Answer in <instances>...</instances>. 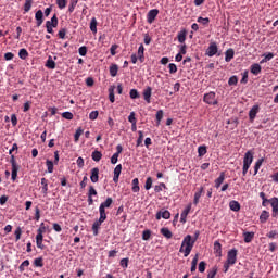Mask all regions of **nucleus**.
Here are the masks:
<instances>
[{
	"label": "nucleus",
	"mask_w": 278,
	"mask_h": 278,
	"mask_svg": "<svg viewBox=\"0 0 278 278\" xmlns=\"http://www.w3.org/2000/svg\"><path fill=\"white\" fill-rule=\"evenodd\" d=\"M197 242V239H192V236L187 235L181 243V247L179 249V253H184L185 257H188L190 253H192V249H194V243Z\"/></svg>",
	"instance_id": "f257e3e1"
},
{
	"label": "nucleus",
	"mask_w": 278,
	"mask_h": 278,
	"mask_svg": "<svg viewBox=\"0 0 278 278\" xmlns=\"http://www.w3.org/2000/svg\"><path fill=\"white\" fill-rule=\"evenodd\" d=\"M253 150H249L245 152L243 157V168H242V175L243 177L247 176V173H249V168H251V164H253Z\"/></svg>",
	"instance_id": "f03ea898"
},
{
	"label": "nucleus",
	"mask_w": 278,
	"mask_h": 278,
	"mask_svg": "<svg viewBox=\"0 0 278 278\" xmlns=\"http://www.w3.org/2000/svg\"><path fill=\"white\" fill-rule=\"evenodd\" d=\"M10 164L12 166L11 179L12 181H14L18 177V170H21V166L18 165V163H16V157H14V155H11Z\"/></svg>",
	"instance_id": "7ed1b4c3"
},
{
	"label": "nucleus",
	"mask_w": 278,
	"mask_h": 278,
	"mask_svg": "<svg viewBox=\"0 0 278 278\" xmlns=\"http://www.w3.org/2000/svg\"><path fill=\"white\" fill-rule=\"evenodd\" d=\"M204 103L206 105H218V99L216 98V92L210 91L208 93H205L203 97Z\"/></svg>",
	"instance_id": "20e7f679"
},
{
	"label": "nucleus",
	"mask_w": 278,
	"mask_h": 278,
	"mask_svg": "<svg viewBox=\"0 0 278 278\" xmlns=\"http://www.w3.org/2000/svg\"><path fill=\"white\" fill-rule=\"evenodd\" d=\"M226 262L228 264H230L231 266H233V264H236V262H238V250L237 249H231L230 251H228Z\"/></svg>",
	"instance_id": "39448f33"
},
{
	"label": "nucleus",
	"mask_w": 278,
	"mask_h": 278,
	"mask_svg": "<svg viewBox=\"0 0 278 278\" xmlns=\"http://www.w3.org/2000/svg\"><path fill=\"white\" fill-rule=\"evenodd\" d=\"M269 203H270V205H271V216H273V218H277V216H278V198H271V199H269Z\"/></svg>",
	"instance_id": "423d86ee"
},
{
	"label": "nucleus",
	"mask_w": 278,
	"mask_h": 278,
	"mask_svg": "<svg viewBox=\"0 0 278 278\" xmlns=\"http://www.w3.org/2000/svg\"><path fill=\"white\" fill-rule=\"evenodd\" d=\"M157 14H160V10L152 9L147 14V22L151 25L157 18Z\"/></svg>",
	"instance_id": "0eeeda50"
},
{
	"label": "nucleus",
	"mask_w": 278,
	"mask_h": 278,
	"mask_svg": "<svg viewBox=\"0 0 278 278\" xmlns=\"http://www.w3.org/2000/svg\"><path fill=\"white\" fill-rule=\"evenodd\" d=\"M217 53L218 46L216 45V42H211L206 50V55H208V58H214V55H216Z\"/></svg>",
	"instance_id": "6e6552de"
},
{
	"label": "nucleus",
	"mask_w": 278,
	"mask_h": 278,
	"mask_svg": "<svg viewBox=\"0 0 278 278\" xmlns=\"http://www.w3.org/2000/svg\"><path fill=\"white\" fill-rule=\"evenodd\" d=\"M260 113V105L255 104L251 108V110L249 111V118L251 121V123H253V121H255V117L257 116V114Z\"/></svg>",
	"instance_id": "1a4fd4ad"
},
{
	"label": "nucleus",
	"mask_w": 278,
	"mask_h": 278,
	"mask_svg": "<svg viewBox=\"0 0 278 278\" xmlns=\"http://www.w3.org/2000/svg\"><path fill=\"white\" fill-rule=\"evenodd\" d=\"M162 218L168 220L170 218V212L168 210L159 211L156 213V220H161Z\"/></svg>",
	"instance_id": "9d476101"
},
{
	"label": "nucleus",
	"mask_w": 278,
	"mask_h": 278,
	"mask_svg": "<svg viewBox=\"0 0 278 278\" xmlns=\"http://www.w3.org/2000/svg\"><path fill=\"white\" fill-rule=\"evenodd\" d=\"M123 172V165L118 164L114 168V176H113V181L114 184H118V179L121 177V173Z\"/></svg>",
	"instance_id": "9b49d317"
},
{
	"label": "nucleus",
	"mask_w": 278,
	"mask_h": 278,
	"mask_svg": "<svg viewBox=\"0 0 278 278\" xmlns=\"http://www.w3.org/2000/svg\"><path fill=\"white\" fill-rule=\"evenodd\" d=\"M204 192H205V189L203 187L198 188V192L194 193L193 204L199 205V201L201 197H203Z\"/></svg>",
	"instance_id": "f8f14e48"
},
{
	"label": "nucleus",
	"mask_w": 278,
	"mask_h": 278,
	"mask_svg": "<svg viewBox=\"0 0 278 278\" xmlns=\"http://www.w3.org/2000/svg\"><path fill=\"white\" fill-rule=\"evenodd\" d=\"M35 18L37 21V27H40L42 23H45V13H42V10H38L35 14Z\"/></svg>",
	"instance_id": "ddd939ff"
},
{
	"label": "nucleus",
	"mask_w": 278,
	"mask_h": 278,
	"mask_svg": "<svg viewBox=\"0 0 278 278\" xmlns=\"http://www.w3.org/2000/svg\"><path fill=\"white\" fill-rule=\"evenodd\" d=\"M190 210H192V204H189L180 214V223H186L188 215L190 214Z\"/></svg>",
	"instance_id": "4468645a"
},
{
	"label": "nucleus",
	"mask_w": 278,
	"mask_h": 278,
	"mask_svg": "<svg viewBox=\"0 0 278 278\" xmlns=\"http://www.w3.org/2000/svg\"><path fill=\"white\" fill-rule=\"evenodd\" d=\"M214 253L216 257H223V245L219 241L214 242Z\"/></svg>",
	"instance_id": "2eb2a0df"
},
{
	"label": "nucleus",
	"mask_w": 278,
	"mask_h": 278,
	"mask_svg": "<svg viewBox=\"0 0 278 278\" xmlns=\"http://www.w3.org/2000/svg\"><path fill=\"white\" fill-rule=\"evenodd\" d=\"M90 180L92 184H97L99 181V167H93L91 169Z\"/></svg>",
	"instance_id": "dca6fc26"
},
{
	"label": "nucleus",
	"mask_w": 278,
	"mask_h": 278,
	"mask_svg": "<svg viewBox=\"0 0 278 278\" xmlns=\"http://www.w3.org/2000/svg\"><path fill=\"white\" fill-rule=\"evenodd\" d=\"M41 192L47 197V194H49V180H47V178H41Z\"/></svg>",
	"instance_id": "f3484780"
},
{
	"label": "nucleus",
	"mask_w": 278,
	"mask_h": 278,
	"mask_svg": "<svg viewBox=\"0 0 278 278\" xmlns=\"http://www.w3.org/2000/svg\"><path fill=\"white\" fill-rule=\"evenodd\" d=\"M43 236H42V232H37V236H36V244H37V248L38 249H45V244H42V240H43Z\"/></svg>",
	"instance_id": "a211bd4d"
},
{
	"label": "nucleus",
	"mask_w": 278,
	"mask_h": 278,
	"mask_svg": "<svg viewBox=\"0 0 278 278\" xmlns=\"http://www.w3.org/2000/svg\"><path fill=\"white\" fill-rule=\"evenodd\" d=\"M153 89H151V87H147L144 90H143V99L144 101H147V103H151V92H152Z\"/></svg>",
	"instance_id": "6ab92c4d"
},
{
	"label": "nucleus",
	"mask_w": 278,
	"mask_h": 278,
	"mask_svg": "<svg viewBox=\"0 0 278 278\" xmlns=\"http://www.w3.org/2000/svg\"><path fill=\"white\" fill-rule=\"evenodd\" d=\"M137 58L140 62H144V46L142 43L138 48Z\"/></svg>",
	"instance_id": "aec40b11"
},
{
	"label": "nucleus",
	"mask_w": 278,
	"mask_h": 278,
	"mask_svg": "<svg viewBox=\"0 0 278 278\" xmlns=\"http://www.w3.org/2000/svg\"><path fill=\"white\" fill-rule=\"evenodd\" d=\"M229 207L232 212H240V202L232 200L229 202Z\"/></svg>",
	"instance_id": "412c9836"
},
{
	"label": "nucleus",
	"mask_w": 278,
	"mask_h": 278,
	"mask_svg": "<svg viewBox=\"0 0 278 278\" xmlns=\"http://www.w3.org/2000/svg\"><path fill=\"white\" fill-rule=\"evenodd\" d=\"M112 203H114V200L112 198H106V200L102 202L99 207L105 210L108 207H112Z\"/></svg>",
	"instance_id": "4be33fe9"
},
{
	"label": "nucleus",
	"mask_w": 278,
	"mask_h": 278,
	"mask_svg": "<svg viewBox=\"0 0 278 278\" xmlns=\"http://www.w3.org/2000/svg\"><path fill=\"white\" fill-rule=\"evenodd\" d=\"M101 225H103V222L96 220L92 225V231L93 236H99V229H101Z\"/></svg>",
	"instance_id": "5701e85b"
},
{
	"label": "nucleus",
	"mask_w": 278,
	"mask_h": 278,
	"mask_svg": "<svg viewBox=\"0 0 278 278\" xmlns=\"http://www.w3.org/2000/svg\"><path fill=\"white\" fill-rule=\"evenodd\" d=\"M225 181V172H222L219 174V177L215 179V188H220L223 186V182Z\"/></svg>",
	"instance_id": "b1692460"
},
{
	"label": "nucleus",
	"mask_w": 278,
	"mask_h": 278,
	"mask_svg": "<svg viewBox=\"0 0 278 278\" xmlns=\"http://www.w3.org/2000/svg\"><path fill=\"white\" fill-rule=\"evenodd\" d=\"M101 157H103V154L99 150H94L91 154L93 162H101Z\"/></svg>",
	"instance_id": "393cba45"
},
{
	"label": "nucleus",
	"mask_w": 278,
	"mask_h": 278,
	"mask_svg": "<svg viewBox=\"0 0 278 278\" xmlns=\"http://www.w3.org/2000/svg\"><path fill=\"white\" fill-rule=\"evenodd\" d=\"M161 233L162 236H164V238H167V240H170V238H173V232L166 227L161 228Z\"/></svg>",
	"instance_id": "a878e982"
},
{
	"label": "nucleus",
	"mask_w": 278,
	"mask_h": 278,
	"mask_svg": "<svg viewBox=\"0 0 278 278\" xmlns=\"http://www.w3.org/2000/svg\"><path fill=\"white\" fill-rule=\"evenodd\" d=\"M233 55H236V52L233 51V49H228L226 52H225V60L226 62H231Z\"/></svg>",
	"instance_id": "bb28decb"
},
{
	"label": "nucleus",
	"mask_w": 278,
	"mask_h": 278,
	"mask_svg": "<svg viewBox=\"0 0 278 278\" xmlns=\"http://www.w3.org/2000/svg\"><path fill=\"white\" fill-rule=\"evenodd\" d=\"M244 242L249 244V242H253V238H255V232H243Z\"/></svg>",
	"instance_id": "cd10ccee"
},
{
	"label": "nucleus",
	"mask_w": 278,
	"mask_h": 278,
	"mask_svg": "<svg viewBox=\"0 0 278 278\" xmlns=\"http://www.w3.org/2000/svg\"><path fill=\"white\" fill-rule=\"evenodd\" d=\"M99 212H100V217L98 220L100 223H105V220H108V213H105V208L99 207Z\"/></svg>",
	"instance_id": "c85d7f7f"
},
{
	"label": "nucleus",
	"mask_w": 278,
	"mask_h": 278,
	"mask_svg": "<svg viewBox=\"0 0 278 278\" xmlns=\"http://www.w3.org/2000/svg\"><path fill=\"white\" fill-rule=\"evenodd\" d=\"M270 218V213L268 211H263L260 215L261 223H266Z\"/></svg>",
	"instance_id": "c756f323"
},
{
	"label": "nucleus",
	"mask_w": 278,
	"mask_h": 278,
	"mask_svg": "<svg viewBox=\"0 0 278 278\" xmlns=\"http://www.w3.org/2000/svg\"><path fill=\"white\" fill-rule=\"evenodd\" d=\"M187 34H188V31H186V29L179 31V33H178V36H177L178 42H180V43L186 42V36H187Z\"/></svg>",
	"instance_id": "7c9ffc66"
},
{
	"label": "nucleus",
	"mask_w": 278,
	"mask_h": 278,
	"mask_svg": "<svg viewBox=\"0 0 278 278\" xmlns=\"http://www.w3.org/2000/svg\"><path fill=\"white\" fill-rule=\"evenodd\" d=\"M262 164H264V159H258L254 165V175L260 173V168H262Z\"/></svg>",
	"instance_id": "2f4dec72"
},
{
	"label": "nucleus",
	"mask_w": 278,
	"mask_h": 278,
	"mask_svg": "<svg viewBox=\"0 0 278 278\" xmlns=\"http://www.w3.org/2000/svg\"><path fill=\"white\" fill-rule=\"evenodd\" d=\"M34 266L36 268H42V266H45V260L42 257L35 258Z\"/></svg>",
	"instance_id": "473e14b6"
},
{
	"label": "nucleus",
	"mask_w": 278,
	"mask_h": 278,
	"mask_svg": "<svg viewBox=\"0 0 278 278\" xmlns=\"http://www.w3.org/2000/svg\"><path fill=\"white\" fill-rule=\"evenodd\" d=\"M18 58H21V60H27V58H29V52H27V49L22 48L18 52Z\"/></svg>",
	"instance_id": "72a5a7b5"
},
{
	"label": "nucleus",
	"mask_w": 278,
	"mask_h": 278,
	"mask_svg": "<svg viewBox=\"0 0 278 278\" xmlns=\"http://www.w3.org/2000/svg\"><path fill=\"white\" fill-rule=\"evenodd\" d=\"M97 25H98L97 17H92L89 26L92 34H97Z\"/></svg>",
	"instance_id": "f704fd0d"
},
{
	"label": "nucleus",
	"mask_w": 278,
	"mask_h": 278,
	"mask_svg": "<svg viewBox=\"0 0 278 278\" xmlns=\"http://www.w3.org/2000/svg\"><path fill=\"white\" fill-rule=\"evenodd\" d=\"M77 3H79V0H71L68 5V12L73 14L75 12V8L77 7Z\"/></svg>",
	"instance_id": "c9c22d12"
},
{
	"label": "nucleus",
	"mask_w": 278,
	"mask_h": 278,
	"mask_svg": "<svg viewBox=\"0 0 278 278\" xmlns=\"http://www.w3.org/2000/svg\"><path fill=\"white\" fill-rule=\"evenodd\" d=\"M81 134H84V129L81 127L77 128L74 135V142H79V138L81 137Z\"/></svg>",
	"instance_id": "e433bc0d"
},
{
	"label": "nucleus",
	"mask_w": 278,
	"mask_h": 278,
	"mask_svg": "<svg viewBox=\"0 0 278 278\" xmlns=\"http://www.w3.org/2000/svg\"><path fill=\"white\" fill-rule=\"evenodd\" d=\"M139 184H140V181L138 180V178H135L132 180V192H140Z\"/></svg>",
	"instance_id": "4c0bfd02"
},
{
	"label": "nucleus",
	"mask_w": 278,
	"mask_h": 278,
	"mask_svg": "<svg viewBox=\"0 0 278 278\" xmlns=\"http://www.w3.org/2000/svg\"><path fill=\"white\" fill-rule=\"evenodd\" d=\"M138 139H137V144L136 147H142V140H144V132H142V130L138 131Z\"/></svg>",
	"instance_id": "58836bf2"
},
{
	"label": "nucleus",
	"mask_w": 278,
	"mask_h": 278,
	"mask_svg": "<svg viewBox=\"0 0 278 278\" xmlns=\"http://www.w3.org/2000/svg\"><path fill=\"white\" fill-rule=\"evenodd\" d=\"M207 153V147L205 146H200L198 148V154L200 157H203V155H205Z\"/></svg>",
	"instance_id": "ea45409f"
},
{
	"label": "nucleus",
	"mask_w": 278,
	"mask_h": 278,
	"mask_svg": "<svg viewBox=\"0 0 278 278\" xmlns=\"http://www.w3.org/2000/svg\"><path fill=\"white\" fill-rule=\"evenodd\" d=\"M153 188V178L148 177L146 180L144 189L146 190H151Z\"/></svg>",
	"instance_id": "a19ab883"
},
{
	"label": "nucleus",
	"mask_w": 278,
	"mask_h": 278,
	"mask_svg": "<svg viewBox=\"0 0 278 278\" xmlns=\"http://www.w3.org/2000/svg\"><path fill=\"white\" fill-rule=\"evenodd\" d=\"M31 3H33L31 0H25V3H24V13L25 14H27V12H29V10H31Z\"/></svg>",
	"instance_id": "79ce46f5"
},
{
	"label": "nucleus",
	"mask_w": 278,
	"mask_h": 278,
	"mask_svg": "<svg viewBox=\"0 0 278 278\" xmlns=\"http://www.w3.org/2000/svg\"><path fill=\"white\" fill-rule=\"evenodd\" d=\"M27 266H29V260H25V261L18 266L20 273H25V268H27Z\"/></svg>",
	"instance_id": "37998d69"
},
{
	"label": "nucleus",
	"mask_w": 278,
	"mask_h": 278,
	"mask_svg": "<svg viewBox=\"0 0 278 278\" xmlns=\"http://www.w3.org/2000/svg\"><path fill=\"white\" fill-rule=\"evenodd\" d=\"M109 100L111 101V103H114L116 101V99L114 98V87L109 88Z\"/></svg>",
	"instance_id": "c03bdc74"
},
{
	"label": "nucleus",
	"mask_w": 278,
	"mask_h": 278,
	"mask_svg": "<svg viewBox=\"0 0 278 278\" xmlns=\"http://www.w3.org/2000/svg\"><path fill=\"white\" fill-rule=\"evenodd\" d=\"M14 233H15V242H18V240H21V236L23 235V229H21V227H17Z\"/></svg>",
	"instance_id": "a18cd8bd"
},
{
	"label": "nucleus",
	"mask_w": 278,
	"mask_h": 278,
	"mask_svg": "<svg viewBox=\"0 0 278 278\" xmlns=\"http://www.w3.org/2000/svg\"><path fill=\"white\" fill-rule=\"evenodd\" d=\"M162 118H164V111L159 110L156 112V123H157V125H160V123H162Z\"/></svg>",
	"instance_id": "49530a36"
},
{
	"label": "nucleus",
	"mask_w": 278,
	"mask_h": 278,
	"mask_svg": "<svg viewBox=\"0 0 278 278\" xmlns=\"http://www.w3.org/2000/svg\"><path fill=\"white\" fill-rule=\"evenodd\" d=\"M78 53H79V55H81V58H85V55H87V53H88V47L81 46V47L78 49Z\"/></svg>",
	"instance_id": "de8ad7c7"
},
{
	"label": "nucleus",
	"mask_w": 278,
	"mask_h": 278,
	"mask_svg": "<svg viewBox=\"0 0 278 278\" xmlns=\"http://www.w3.org/2000/svg\"><path fill=\"white\" fill-rule=\"evenodd\" d=\"M206 266H207V263H205V261H201V262L199 263V266H198L199 273H205Z\"/></svg>",
	"instance_id": "09e8293b"
},
{
	"label": "nucleus",
	"mask_w": 278,
	"mask_h": 278,
	"mask_svg": "<svg viewBox=\"0 0 278 278\" xmlns=\"http://www.w3.org/2000/svg\"><path fill=\"white\" fill-rule=\"evenodd\" d=\"M129 94H130V99H140V93L138 92L137 89H131Z\"/></svg>",
	"instance_id": "8fccbe9b"
},
{
	"label": "nucleus",
	"mask_w": 278,
	"mask_h": 278,
	"mask_svg": "<svg viewBox=\"0 0 278 278\" xmlns=\"http://www.w3.org/2000/svg\"><path fill=\"white\" fill-rule=\"evenodd\" d=\"M47 68L53 70L55 68V61H53L51 58L48 59L46 63Z\"/></svg>",
	"instance_id": "3c124183"
},
{
	"label": "nucleus",
	"mask_w": 278,
	"mask_h": 278,
	"mask_svg": "<svg viewBox=\"0 0 278 278\" xmlns=\"http://www.w3.org/2000/svg\"><path fill=\"white\" fill-rule=\"evenodd\" d=\"M47 23H50L52 27H58V15H53L51 21H47Z\"/></svg>",
	"instance_id": "603ef678"
},
{
	"label": "nucleus",
	"mask_w": 278,
	"mask_h": 278,
	"mask_svg": "<svg viewBox=\"0 0 278 278\" xmlns=\"http://www.w3.org/2000/svg\"><path fill=\"white\" fill-rule=\"evenodd\" d=\"M66 0H56V5L60 10H64V8H66Z\"/></svg>",
	"instance_id": "864d4df0"
},
{
	"label": "nucleus",
	"mask_w": 278,
	"mask_h": 278,
	"mask_svg": "<svg viewBox=\"0 0 278 278\" xmlns=\"http://www.w3.org/2000/svg\"><path fill=\"white\" fill-rule=\"evenodd\" d=\"M273 58H275V54H273V52H269L268 54H266L264 56V59L261 61V64L264 62H270V60H273Z\"/></svg>",
	"instance_id": "5fc2aeb1"
},
{
	"label": "nucleus",
	"mask_w": 278,
	"mask_h": 278,
	"mask_svg": "<svg viewBox=\"0 0 278 278\" xmlns=\"http://www.w3.org/2000/svg\"><path fill=\"white\" fill-rule=\"evenodd\" d=\"M46 166L48 168V173H53V161L47 160L46 161Z\"/></svg>",
	"instance_id": "6e6d98bb"
},
{
	"label": "nucleus",
	"mask_w": 278,
	"mask_h": 278,
	"mask_svg": "<svg viewBox=\"0 0 278 278\" xmlns=\"http://www.w3.org/2000/svg\"><path fill=\"white\" fill-rule=\"evenodd\" d=\"M162 188L166 190V184L161 182L160 185L154 186V192H162Z\"/></svg>",
	"instance_id": "4d7b16f0"
},
{
	"label": "nucleus",
	"mask_w": 278,
	"mask_h": 278,
	"mask_svg": "<svg viewBox=\"0 0 278 278\" xmlns=\"http://www.w3.org/2000/svg\"><path fill=\"white\" fill-rule=\"evenodd\" d=\"M73 113L71 112H63L62 113V118H65L66 121H73Z\"/></svg>",
	"instance_id": "13d9d810"
},
{
	"label": "nucleus",
	"mask_w": 278,
	"mask_h": 278,
	"mask_svg": "<svg viewBox=\"0 0 278 278\" xmlns=\"http://www.w3.org/2000/svg\"><path fill=\"white\" fill-rule=\"evenodd\" d=\"M216 273H218V269L216 267H213L208 274H207V278H215L216 277Z\"/></svg>",
	"instance_id": "bf43d9fd"
},
{
	"label": "nucleus",
	"mask_w": 278,
	"mask_h": 278,
	"mask_svg": "<svg viewBox=\"0 0 278 278\" xmlns=\"http://www.w3.org/2000/svg\"><path fill=\"white\" fill-rule=\"evenodd\" d=\"M128 122L131 124L138 123V121L136 119V112H130V114L128 116Z\"/></svg>",
	"instance_id": "052dcab7"
},
{
	"label": "nucleus",
	"mask_w": 278,
	"mask_h": 278,
	"mask_svg": "<svg viewBox=\"0 0 278 278\" xmlns=\"http://www.w3.org/2000/svg\"><path fill=\"white\" fill-rule=\"evenodd\" d=\"M142 240H151V230H144L142 232Z\"/></svg>",
	"instance_id": "680f3d73"
},
{
	"label": "nucleus",
	"mask_w": 278,
	"mask_h": 278,
	"mask_svg": "<svg viewBox=\"0 0 278 278\" xmlns=\"http://www.w3.org/2000/svg\"><path fill=\"white\" fill-rule=\"evenodd\" d=\"M237 84H238V76H232V77L229 78L228 85L237 86Z\"/></svg>",
	"instance_id": "e2e57ef3"
},
{
	"label": "nucleus",
	"mask_w": 278,
	"mask_h": 278,
	"mask_svg": "<svg viewBox=\"0 0 278 278\" xmlns=\"http://www.w3.org/2000/svg\"><path fill=\"white\" fill-rule=\"evenodd\" d=\"M198 23H201V25H210L208 17H198Z\"/></svg>",
	"instance_id": "0e129e2a"
},
{
	"label": "nucleus",
	"mask_w": 278,
	"mask_h": 278,
	"mask_svg": "<svg viewBox=\"0 0 278 278\" xmlns=\"http://www.w3.org/2000/svg\"><path fill=\"white\" fill-rule=\"evenodd\" d=\"M59 38H61V40H64V38H66V28H61L58 33Z\"/></svg>",
	"instance_id": "69168bd1"
},
{
	"label": "nucleus",
	"mask_w": 278,
	"mask_h": 278,
	"mask_svg": "<svg viewBox=\"0 0 278 278\" xmlns=\"http://www.w3.org/2000/svg\"><path fill=\"white\" fill-rule=\"evenodd\" d=\"M89 118H90V121H97V118H99V111H92L89 114Z\"/></svg>",
	"instance_id": "338daca9"
},
{
	"label": "nucleus",
	"mask_w": 278,
	"mask_h": 278,
	"mask_svg": "<svg viewBox=\"0 0 278 278\" xmlns=\"http://www.w3.org/2000/svg\"><path fill=\"white\" fill-rule=\"evenodd\" d=\"M88 197H97V189L93 186L89 187Z\"/></svg>",
	"instance_id": "774afa93"
}]
</instances>
